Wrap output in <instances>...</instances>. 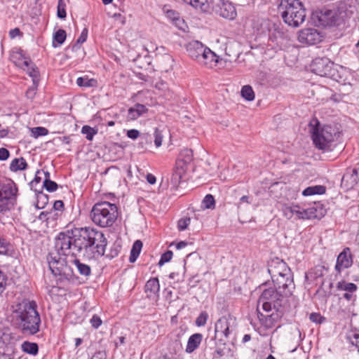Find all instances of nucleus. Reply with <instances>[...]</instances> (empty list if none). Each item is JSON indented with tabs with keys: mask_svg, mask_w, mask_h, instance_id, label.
<instances>
[{
	"mask_svg": "<svg viewBox=\"0 0 359 359\" xmlns=\"http://www.w3.org/2000/svg\"><path fill=\"white\" fill-rule=\"evenodd\" d=\"M294 215H296L298 219H302V216L303 215V208L297 205H294L293 209Z\"/></svg>",
	"mask_w": 359,
	"mask_h": 359,
	"instance_id": "57",
	"label": "nucleus"
},
{
	"mask_svg": "<svg viewBox=\"0 0 359 359\" xmlns=\"http://www.w3.org/2000/svg\"><path fill=\"white\" fill-rule=\"evenodd\" d=\"M298 40L302 43L314 45L321 41L322 36L316 29L306 28L299 32Z\"/></svg>",
	"mask_w": 359,
	"mask_h": 359,
	"instance_id": "14",
	"label": "nucleus"
},
{
	"mask_svg": "<svg viewBox=\"0 0 359 359\" xmlns=\"http://www.w3.org/2000/svg\"><path fill=\"white\" fill-rule=\"evenodd\" d=\"M316 124L310 123L311 137L314 145L320 150L330 151L334 143L337 142L341 134L339 127L332 125L320 126L318 120Z\"/></svg>",
	"mask_w": 359,
	"mask_h": 359,
	"instance_id": "3",
	"label": "nucleus"
},
{
	"mask_svg": "<svg viewBox=\"0 0 359 359\" xmlns=\"http://www.w3.org/2000/svg\"><path fill=\"white\" fill-rule=\"evenodd\" d=\"M67 37L66 32L64 29H60L53 34V46L57 47L61 46L65 41Z\"/></svg>",
	"mask_w": 359,
	"mask_h": 359,
	"instance_id": "30",
	"label": "nucleus"
},
{
	"mask_svg": "<svg viewBox=\"0 0 359 359\" xmlns=\"http://www.w3.org/2000/svg\"><path fill=\"white\" fill-rule=\"evenodd\" d=\"M90 323L93 327L97 329L102 325V321L97 315L95 314L90 320Z\"/></svg>",
	"mask_w": 359,
	"mask_h": 359,
	"instance_id": "47",
	"label": "nucleus"
},
{
	"mask_svg": "<svg viewBox=\"0 0 359 359\" xmlns=\"http://www.w3.org/2000/svg\"><path fill=\"white\" fill-rule=\"evenodd\" d=\"M351 71L342 66L334 65V68L330 78L344 85L350 83L352 79Z\"/></svg>",
	"mask_w": 359,
	"mask_h": 359,
	"instance_id": "18",
	"label": "nucleus"
},
{
	"mask_svg": "<svg viewBox=\"0 0 359 359\" xmlns=\"http://www.w3.org/2000/svg\"><path fill=\"white\" fill-rule=\"evenodd\" d=\"M10 156L9 151L5 148H0V161H6Z\"/></svg>",
	"mask_w": 359,
	"mask_h": 359,
	"instance_id": "54",
	"label": "nucleus"
},
{
	"mask_svg": "<svg viewBox=\"0 0 359 359\" xmlns=\"http://www.w3.org/2000/svg\"><path fill=\"white\" fill-rule=\"evenodd\" d=\"M21 349L23 352L32 355H37L39 352L38 344L28 341H25L21 344Z\"/></svg>",
	"mask_w": 359,
	"mask_h": 359,
	"instance_id": "27",
	"label": "nucleus"
},
{
	"mask_svg": "<svg viewBox=\"0 0 359 359\" xmlns=\"http://www.w3.org/2000/svg\"><path fill=\"white\" fill-rule=\"evenodd\" d=\"M11 324L22 334L34 335L39 331L41 318L34 301L23 300L13 306Z\"/></svg>",
	"mask_w": 359,
	"mask_h": 359,
	"instance_id": "2",
	"label": "nucleus"
},
{
	"mask_svg": "<svg viewBox=\"0 0 359 359\" xmlns=\"http://www.w3.org/2000/svg\"><path fill=\"white\" fill-rule=\"evenodd\" d=\"M41 173L40 170H37L34 177V179L30 182V186L32 189H34V187L39 184L41 181V177L39 176V175Z\"/></svg>",
	"mask_w": 359,
	"mask_h": 359,
	"instance_id": "53",
	"label": "nucleus"
},
{
	"mask_svg": "<svg viewBox=\"0 0 359 359\" xmlns=\"http://www.w3.org/2000/svg\"><path fill=\"white\" fill-rule=\"evenodd\" d=\"M334 64L327 57H318L311 65V72L320 76L330 77Z\"/></svg>",
	"mask_w": 359,
	"mask_h": 359,
	"instance_id": "12",
	"label": "nucleus"
},
{
	"mask_svg": "<svg viewBox=\"0 0 359 359\" xmlns=\"http://www.w3.org/2000/svg\"><path fill=\"white\" fill-rule=\"evenodd\" d=\"M336 288L338 291L344 292V293L342 294V297L346 300H355V292L358 290V286L355 283H349L346 280H341L337 283Z\"/></svg>",
	"mask_w": 359,
	"mask_h": 359,
	"instance_id": "17",
	"label": "nucleus"
},
{
	"mask_svg": "<svg viewBox=\"0 0 359 359\" xmlns=\"http://www.w3.org/2000/svg\"><path fill=\"white\" fill-rule=\"evenodd\" d=\"M241 93L242 97L248 101H252L255 99L254 90L249 85L243 86Z\"/></svg>",
	"mask_w": 359,
	"mask_h": 359,
	"instance_id": "35",
	"label": "nucleus"
},
{
	"mask_svg": "<svg viewBox=\"0 0 359 359\" xmlns=\"http://www.w3.org/2000/svg\"><path fill=\"white\" fill-rule=\"evenodd\" d=\"M293 209H294V205L288 206V205H285L282 208V210H283L284 216L289 219H291L294 215Z\"/></svg>",
	"mask_w": 359,
	"mask_h": 359,
	"instance_id": "45",
	"label": "nucleus"
},
{
	"mask_svg": "<svg viewBox=\"0 0 359 359\" xmlns=\"http://www.w3.org/2000/svg\"><path fill=\"white\" fill-rule=\"evenodd\" d=\"M359 182V170L348 168L341 179V184L347 189L353 188Z\"/></svg>",
	"mask_w": 359,
	"mask_h": 359,
	"instance_id": "19",
	"label": "nucleus"
},
{
	"mask_svg": "<svg viewBox=\"0 0 359 359\" xmlns=\"http://www.w3.org/2000/svg\"><path fill=\"white\" fill-rule=\"evenodd\" d=\"M182 177V173L180 171H175L172 176L171 181L175 184L180 183V179Z\"/></svg>",
	"mask_w": 359,
	"mask_h": 359,
	"instance_id": "55",
	"label": "nucleus"
},
{
	"mask_svg": "<svg viewBox=\"0 0 359 359\" xmlns=\"http://www.w3.org/2000/svg\"><path fill=\"white\" fill-rule=\"evenodd\" d=\"M106 357L105 352L97 351L90 359H106Z\"/></svg>",
	"mask_w": 359,
	"mask_h": 359,
	"instance_id": "60",
	"label": "nucleus"
},
{
	"mask_svg": "<svg viewBox=\"0 0 359 359\" xmlns=\"http://www.w3.org/2000/svg\"><path fill=\"white\" fill-rule=\"evenodd\" d=\"M278 9L283 21L290 26L299 27L305 20V9L299 0H282Z\"/></svg>",
	"mask_w": 359,
	"mask_h": 359,
	"instance_id": "4",
	"label": "nucleus"
},
{
	"mask_svg": "<svg viewBox=\"0 0 359 359\" xmlns=\"http://www.w3.org/2000/svg\"><path fill=\"white\" fill-rule=\"evenodd\" d=\"M31 61L28 59H25L23 61L22 66L27 67V72L29 76L32 78V81L34 85H38L39 81V72L38 68L34 65L30 67Z\"/></svg>",
	"mask_w": 359,
	"mask_h": 359,
	"instance_id": "25",
	"label": "nucleus"
},
{
	"mask_svg": "<svg viewBox=\"0 0 359 359\" xmlns=\"http://www.w3.org/2000/svg\"><path fill=\"white\" fill-rule=\"evenodd\" d=\"M88 30L87 28H84L80 36H79V38L77 39L76 40V44L75 45H77V44H82L83 43H84L87 38H88Z\"/></svg>",
	"mask_w": 359,
	"mask_h": 359,
	"instance_id": "48",
	"label": "nucleus"
},
{
	"mask_svg": "<svg viewBox=\"0 0 359 359\" xmlns=\"http://www.w3.org/2000/svg\"><path fill=\"white\" fill-rule=\"evenodd\" d=\"M55 252H50L47 257L50 270L56 276H66L69 268L66 262V257L70 255L60 253L55 248Z\"/></svg>",
	"mask_w": 359,
	"mask_h": 359,
	"instance_id": "10",
	"label": "nucleus"
},
{
	"mask_svg": "<svg viewBox=\"0 0 359 359\" xmlns=\"http://www.w3.org/2000/svg\"><path fill=\"white\" fill-rule=\"evenodd\" d=\"M294 288H288L283 287H278V285H274V287H270L264 290L259 299V303H262V308L266 311L274 310H282V302L285 299L292 294Z\"/></svg>",
	"mask_w": 359,
	"mask_h": 359,
	"instance_id": "5",
	"label": "nucleus"
},
{
	"mask_svg": "<svg viewBox=\"0 0 359 359\" xmlns=\"http://www.w3.org/2000/svg\"><path fill=\"white\" fill-rule=\"evenodd\" d=\"M352 264L353 256L351 249L349 248H345L338 255L334 269L336 271L340 274L342 271L350 268Z\"/></svg>",
	"mask_w": 359,
	"mask_h": 359,
	"instance_id": "15",
	"label": "nucleus"
},
{
	"mask_svg": "<svg viewBox=\"0 0 359 359\" xmlns=\"http://www.w3.org/2000/svg\"><path fill=\"white\" fill-rule=\"evenodd\" d=\"M145 292L147 293V296L151 297L152 296L158 297V292L160 290V284L157 278H150L145 285Z\"/></svg>",
	"mask_w": 359,
	"mask_h": 359,
	"instance_id": "23",
	"label": "nucleus"
},
{
	"mask_svg": "<svg viewBox=\"0 0 359 359\" xmlns=\"http://www.w3.org/2000/svg\"><path fill=\"white\" fill-rule=\"evenodd\" d=\"M230 352L229 348L217 347L215 351V353L218 357H222Z\"/></svg>",
	"mask_w": 359,
	"mask_h": 359,
	"instance_id": "52",
	"label": "nucleus"
},
{
	"mask_svg": "<svg viewBox=\"0 0 359 359\" xmlns=\"http://www.w3.org/2000/svg\"><path fill=\"white\" fill-rule=\"evenodd\" d=\"M187 50L189 56L201 65L212 68L218 62V56L201 41L189 42L187 46Z\"/></svg>",
	"mask_w": 359,
	"mask_h": 359,
	"instance_id": "8",
	"label": "nucleus"
},
{
	"mask_svg": "<svg viewBox=\"0 0 359 359\" xmlns=\"http://www.w3.org/2000/svg\"><path fill=\"white\" fill-rule=\"evenodd\" d=\"M18 187L11 181L0 187V212H4L13 208L16 203Z\"/></svg>",
	"mask_w": 359,
	"mask_h": 359,
	"instance_id": "9",
	"label": "nucleus"
},
{
	"mask_svg": "<svg viewBox=\"0 0 359 359\" xmlns=\"http://www.w3.org/2000/svg\"><path fill=\"white\" fill-rule=\"evenodd\" d=\"M191 219L185 217L180 219L177 222V227L180 231L185 230L190 224Z\"/></svg>",
	"mask_w": 359,
	"mask_h": 359,
	"instance_id": "44",
	"label": "nucleus"
},
{
	"mask_svg": "<svg viewBox=\"0 0 359 359\" xmlns=\"http://www.w3.org/2000/svg\"><path fill=\"white\" fill-rule=\"evenodd\" d=\"M202 205L206 209H214L215 207V201L213 196L207 194L202 201Z\"/></svg>",
	"mask_w": 359,
	"mask_h": 359,
	"instance_id": "37",
	"label": "nucleus"
},
{
	"mask_svg": "<svg viewBox=\"0 0 359 359\" xmlns=\"http://www.w3.org/2000/svg\"><path fill=\"white\" fill-rule=\"evenodd\" d=\"M268 271L274 285L295 288L293 274L287 264L278 258L273 259L268 265Z\"/></svg>",
	"mask_w": 359,
	"mask_h": 359,
	"instance_id": "7",
	"label": "nucleus"
},
{
	"mask_svg": "<svg viewBox=\"0 0 359 359\" xmlns=\"http://www.w3.org/2000/svg\"><path fill=\"white\" fill-rule=\"evenodd\" d=\"M203 340V334L201 333H195L191 335L188 339L186 347V352L188 353H193L197 349Z\"/></svg>",
	"mask_w": 359,
	"mask_h": 359,
	"instance_id": "24",
	"label": "nucleus"
},
{
	"mask_svg": "<svg viewBox=\"0 0 359 359\" xmlns=\"http://www.w3.org/2000/svg\"><path fill=\"white\" fill-rule=\"evenodd\" d=\"M76 84L80 87H96L97 81L88 77H79L76 80Z\"/></svg>",
	"mask_w": 359,
	"mask_h": 359,
	"instance_id": "33",
	"label": "nucleus"
},
{
	"mask_svg": "<svg viewBox=\"0 0 359 359\" xmlns=\"http://www.w3.org/2000/svg\"><path fill=\"white\" fill-rule=\"evenodd\" d=\"M283 310H274L270 315H264L258 313V318L262 326L268 330L273 328L281 319Z\"/></svg>",
	"mask_w": 359,
	"mask_h": 359,
	"instance_id": "16",
	"label": "nucleus"
},
{
	"mask_svg": "<svg viewBox=\"0 0 359 359\" xmlns=\"http://www.w3.org/2000/svg\"><path fill=\"white\" fill-rule=\"evenodd\" d=\"M163 142V137L158 132V130L156 129L155 130V140H154V144L157 147H159L161 146Z\"/></svg>",
	"mask_w": 359,
	"mask_h": 359,
	"instance_id": "51",
	"label": "nucleus"
},
{
	"mask_svg": "<svg viewBox=\"0 0 359 359\" xmlns=\"http://www.w3.org/2000/svg\"><path fill=\"white\" fill-rule=\"evenodd\" d=\"M312 189L315 194H323L326 191V188L324 186L322 185H316L313 186Z\"/></svg>",
	"mask_w": 359,
	"mask_h": 359,
	"instance_id": "50",
	"label": "nucleus"
},
{
	"mask_svg": "<svg viewBox=\"0 0 359 359\" xmlns=\"http://www.w3.org/2000/svg\"><path fill=\"white\" fill-rule=\"evenodd\" d=\"M57 15L60 19H65L67 16L66 4L65 0H58Z\"/></svg>",
	"mask_w": 359,
	"mask_h": 359,
	"instance_id": "39",
	"label": "nucleus"
},
{
	"mask_svg": "<svg viewBox=\"0 0 359 359\" xmlns=\"http://www.w3.org/2000/svg\"><path fill=\"white\" fill-rule=\"evenodd\" d=\"M309 319L313 323L321 324L325 321V318L322 316L319 313H311Z\"/></svg>",
	"mask_w": 359,
	"mask_h": 359,
	"instance_id": "43",
	"label": "nucleus"
},
{
	"mask_svg": "<svg viewBox=\"0 0 359 359\" xmlns=\"http://www.w3.org/2000/svg\"><path fill=\"white\" fill-rule=\"evenodd\" d=\"M210 4L212 11L224 18L233 20L237 15L234 5L228 0H211Z\"/></svg>",
	"mask_w": 359,
	"mask_h": 359,
	"instance_id": "11",
	"label": "nucleus"
},
{
	"mask_svg": "<svg viewBox=\"0 0 359 359\" xmlns=\"http://www.w3.org/2000/svg\"><path fill=\"white\" fill-rule=\"evenodd\" d=\"M231 320V316H222L215 323V333H221L226 338L229 337L230 331V320Z\"/></svg>",
	"mask_w": 359,
	"mask_h": 359,
	"instance_id": "21",
	"label": "nucleus"
},
{
	"mask_svg": "<svg viewBox=\"0 0 359 359\" xmlns=\"http://www.w3.org/2000/svg\"><path fill=\"white\" fill-rule=\"evenodd\" d=\"M320 206V204H315L314 206L310 208V210L312 211V215H316V218L321 217L324 214L323 209Z\"/></svg>",
	"mask_w": 359,
	"mask_h": 359,
	"instance_id": "46",
	"label": "nucleus"
},
{
	"mask_svg": "<svg viewBox=\"0 0 359 359\" xmlns=\"http://www.w3.org/2000/svg\"><path fill=\"white\" fill-rule=\"evenodd\" d=\"M107 245V240L104 233L90 227L60 232L55 238V248L60 253L88 259L103 256Z\"/></svg>",
	"mask_w": 359,
	"mask_h": 359,
	"instance_id": "1",
	"label": "nucleus"
},
{
	"mask_svg": "<svg viewBox=\"0 0 359 359\" xmlns=\"http://www.w3.org/2000/svg\"><path fill=\"white\" fill-rule=\"evenodd\" d=\"M6 280V276L0 271V293L5 289Z\"/></svg>",
	"mask_w": 359,
	"mask_h": 359,
	"instance_id": "58",
	"label": "nucleus"
},
{
	"mask_svg": "<svg viewBox=\"0 0 359 359\" xmlns=\"http://www.w3.org/2000/svg\"><path fill=\"white\" fill-rule=\"evenodd\" d=\"M323 268L321 267V266H318V267L315 268L314 269L315 277L318 278V277L323 276Z\"/></svg>",
	"mask_w": 359,
	"mask_h": 359,
	"instance_id": "61",
	"label": "nucleus"
},
{
	"mask_svg": "<svg viewBox=\"0 0 359 359\" xmlns=\"http://www.w3.org/2000/svg\"><path fill=\"white\" fill-rule=\"evenodd\" d=\"M142 248V243L140 240H137L134 242L132 249L130 250V255L129 261L130 263H133L136 261L138 257Z\"/></svg>",
	"mask_w": 359,
	"mask_h": 359,
	"instance_id": "28",
	"label": "nucleus"
},
{
	"mask_svg": "<svg viewBox=\"0 0 359 359\" xmlns=\"http://www.w3.org/2000/svg\"><path fill=\"white\" fill-rule=\"evenodd\" d=\"M147 108L144 104H136L134 107L128 109L127 119L128 121L136 120L137 118L147 113Z\"/></svg>",
	"mask_w": 359,
	"mask_h": 359,
	"instance_id": "22",
	"label": "nucleus"
},
{
	"mask_svg": "<svg viewBox=\"0 0 359 359\" xmlns=\"http://www.w3.org/2000/svg\"><path fill=\"white\" fill-rule=\"evenodd\" d=\"M64 206V203L62 201H56L54 202L53 208L56 210H61Z\"/></svg>",
	"mask_w": 359,
	"mask_h": 359,
	"instance_id": "63",
	"label": "nucleus"
},
{
	"mask_svg": "<svg viewBox=\"0 0 359 359\" xmlns=\"http://www.w3.org/2000/svg\"><path fill=\"white\" fill-rule=\"evenodd\" d=\"M184 2L189 4L191 6L196 9H201L203 11H208L209 3L208 0H183Z\"/></svg>",
	"mask_w": 359,
	"mask_h": 359,
	"instance_id": "32",
	"label": "nucleus"
},
{
	"mask_svg": "<svg viewBox=\"0 0 359 359\" xmlns=\"http://www.w3.org/2000/svg\"><path fill=\"white\" fill-rule=\"evenodd\" d=\"M42 188H44L48 192H53L57 189L58 185L50 179H44Z\"/></svg>",
	"mask_w": 359,
	"mask_h": 359,
	"instance_id": "38",
	"label": "nucleus"
},
{
	"mask_svg": "<svg viewBox=\"0 0 359 359\" xmlns=\"http://www.w3.org/2000/svg\"><path fill=\"white\" fill-rule=\"evenodd\" d=\"M208 318V314L205 311H202L196 320V325L198 327L204 326Z\"/></svg>",
	"mask_w": 359,
	"mask_h": 359,
	"instance_id": "41",
	"label": "nucleus"
},
{
	"mask_svg": "<svg viewBox=\"0 0 359 359\" xmlns=\"http://www.w3.org/2000/svg\"><path fill=\"white\" fill-rule=\"evenodd\" d=\"M172 252L171 250H168L165 253H163L161 259L158 262V265L160 266H163L165 263L168 262L171 260L172 257Z\"/></svg>",
	"mask_w": 359,
	"mask_h": 359,
	"instance_id": "42",
	"label": "nucleus"
},
{
	"mask_svg": "<svg viewBox=\"0 0 359 359\" xmlns=\"http://www.w3.org/2000/svg\"><path fill=\"white\" fill-rule=\"evenodd\" d=\"M81 133L86 135V137L88 140L91 141L94 135L97 133V129L86 125L82 127Z\"/></svg>",
	"mask_w": 359,
	"mask_h": 359,
	"instance_id": "36",
	"label": "nucleus"
},
{
	"mask_svg": "<svg viewBox=\"0 0 359 359\" xmlns=\"http://www.w3.org/2000/svg\"><path fill=\"white\" fill-rule=\"evenodd\" d=\"M302 194L304 196H309L314 195V192H313V190L312 189V187H309L306 189H305L303 191Z\"/></svg>",
	"mask_w": 359,
	"mask_h": 359,
	"instance_id": "62",
	"label": "nucleus"
},
{
	"mask_svg": "<svg viewBox=\"0 0 359 359\" xmlns=\"http://www.w3.org/2000/svg\"><path fill=\"white\" fill-rule=\"evenodd\" d=\"M318 22L323 27L338 26L341 24L337 10L321 9L317 15Z\"/></svg>",
	"mask_w": 359,
	"mask_h": 359,
	"instance_id": "13",
	"label": "nucleus"
},
{
	"mask_svg": "<svg viewBox=\"0 0 359 359\" xmlns=\"http://www.w3.org/2000/svg\"><path fill=\"white\" fill-rule=\"evenodd\" d=\"M90 215L95 224L102 228L109 227L117 219L118 208L115 204L102 201L93 205Z\"/></svg>",
	"mask_w": 359,
	"mask_h": 359,
	"instance_id": "6",
	"label": "nucleus"
},
{
	"mask_svg": "<svg viewBox=\"0 0 359 359\" xmlns=\"http://www.w3.org/2000/svg\"><path fill=\"white\" fill-rule=\"evenodd\" d=\"M32 136L34 138H37L40 136L46 135L48 133V129L43 127H35L31 128Z\"/></svg>",
	"mask_w": 359,
	"mask_h": 359,
	"instance_id": "40",
	"label": "nucleus"
},
{
	"mask_svg": "<svg viewBox=\"0 0 359 359\" xmlns=\"http://www.w3.org/2000/svg\"><path fill=\"white\" fill-rule=\"evenodd\" d=\"M140 135V132L137 130L135 129H131L128 130L127 132V136L133 140L137 139Z\"/></svg>",
	"mask_w": 359,
	"mask_h": 359,
	"instance_id": "56",
	"label": "nucleus"
},
{
	"mask_svg": "<svg viewBox=\"0 0 359 359\" xmlns=\"http://www.w3.org/2000/svg\"><path fill=\"white\" fill-rule=\"evenodd\" d=\"M27 168V163L22 157L14 158L10 164V170L12 172L24 170Z\"/></svg>",
	"mask_w": 359,
	"mask_h": 359,
	"instance_id": "26",
	"label": "nucleus"
},
{
	"mask_svg": "<svg viewBox=\"0 0 359 359\" xmlns=\"http://www.w3.org/2000/svg\"><path fill=\"white\" fill-rule=\"evenodd\" d=\"M147 180L150 184H154L156 183V177L152 174H148L147 175Z\"/></svg>",
	"mask_w": 359,
	"mask_h": 359,
	"instance_id": "64",
	"label": "nucleus"
},
{
	"mask_svg": "<svg viewBox=\"0 0 359 359\" xmlns=\"http://www.w3.org/2000/svg\"><path fill=\"white\" fill-rule=\"evenodd\" d=\"M302 215V219H311L316 218V215H312V211L310 210V208L303 209Z\"/></svg>",
	"mask_w": 359,
	"mask_h": 359,
	"instance_id": "49",
	"label": "nucleus"
},
{
	"mask_svg": "<svg viewBox=\"0 0 359 359\" xmlns=\"http://www.w3.org/2000/svg\"><path fill=\"white\" fill-rule=\"evenodd\" d=\"M337 11L339 14L340 21L342 22L353 17L356 13L357 9L355 6L346 2H342L339 5Z\"/></svg>",
	"mask_w": 359,
	"mask_h": 359,
	"instance_id": "20",
	"label": "nucleus"
},
{
	"mask_svg": "<svg viewBox=\"0 0 359 359\" xmlns=\"http://www.w3.org/2000/svg\"><path fill=\"white\" fill-rule=\"evenodd\" d=\"M73 263L76 266L79 273L81 276H88L91 273V269L89 265L81 263L79 259L75 258Z\"/></svg>",
	"mask_w": 359,
	"mask_h": 359,
	"instance_id": "29",
	"label": "nucleus"
},
{
	"mask_svg": "<svg viewBox=\"0 0 359 359\" xmlns=\"http://www.w3.org/2000/svg\"><path fill=\"white\" fill-rule=\"evenodd\" d=\"M22 33L19 28H15L9 32V36L11 39H14L16 36H22Z\"/></svg>",
	"mask_w": 359,
	"mask_h": 359,
	"instance_id": "59",
	"label": "nucleus"
},
{
	"mask_svg": "<svg viewBox=\"0 0 359 359\" xmlns=\"http://www.w3.org/2000/svg\"><path fill=\"white\" fill-rule=\"evenodd\" d=\"M34 191L36 192V196L37 198L36 207L38 209H42L48 203V196L46 194H44L42 191H38L36 188H34Z\"/></svg>",
	"mask_w": 359,
	"mask_h": 359,
	"instance_id": "34",
	"label": "nucleus"
},
{
	"mask_svg": "<svg viewBox=\"0 0 359 359\" xmlns=\"http://www.w3.org/2000/svg\"><path fill=\"white\" fill-rule=\"evenodd\" d=\"M163 11L168 18L170 19L175 25L179 26L180 22L182 21V20L180 18L178 12L168 8L166 6L163 7Z\"/></svg>",
	"mask_w": 359,
	"mask_h": 359,
	"instance_id": "31",
	"label": "nucleus"
}]
</instances>
